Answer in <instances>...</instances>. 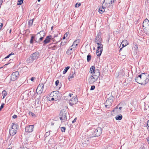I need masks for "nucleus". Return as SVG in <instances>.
<instances>
[{
  "label": "nucleus",
  "instance_id": "c756f323",
  "mask_svg": "<svg viewBox=\"0 0 149 149\" xmlns=\"http://www.w3.org/2000/svg\"><path fill=\"white\" fill-rule=\"evenodd\" d=\"M141 80V78L137 77L135 79V81L138 83L140 84L141 83H139V82H140Z\"/></svg>",
  "mask_w": 149,
  "mask_h": 149
},
{
  "label": "nucleus",
  "instance_id": "37998d69",
  "mask_svg": "<svg viewBox=\"0 0 149 149\" xmlns=\"http://www.w3.org/2000/svg\"><path fill=\"white\" fill-rule=\"evenodd\" d=\"M147 125L148 126L147 128L148 130H149V120L147 121Z\"/></svg>",
  "mask_w": 149,
  "mask_h": 149
},
{
  "label": "nucleus",
  "instance_id": "b1692460",
  "mask_svg": "<svg viewBox=\"0 0 149 149\" xmlns=\"http://www.w3.org/2000/svg\"><path fill=\"white\" fill-rule=\"evenodd\" d=\"M102 49H97L96 50V54L97 56H100L102 54Z\"/></svg>",
  "mask_w": 149,
  "mask_h": 149
},
{
  "label": "nucleus",
  "instance_id": "1a4fd4ad",
  "mask_svg": "<svg viewBox=\"0 0 149 149\" xmlns=\"http://www.w3.org/2000/svg\"><path fill=\"white\" fill-rule=\"evenodd\" d=\"M94 82L96 81L100 76V72L98 70H95L94 66Z\"/></svg>",
  "mask_w": 149,
  "mask_h": 149
},
{
  "label": "nucleus",
  "instance_id": "7c9ffc66",
  "mask_svg": "<svg viewBox=\"0 0 149 149\" xmlns=\"http://www.w3.org/2000/svg\"><path fill=\"white\" fill-rule=\"evenodd\" d=\"M33 19L29 20L28 22V24L29 26H32L33 22Z\"/></svg>",
  "mask_w": 149,
  "mask_h": 149
},
{
  "label": "nucleus",
  "instance_id": "9b49d317",
  "mask_svg": "<svg viewBox=\"0 0 149 149\" xmlns=\"http://www.w3.org/2000/svg\"><path fill=\"white\" fill-rule=\"evenodd\" d=\"M102 133V129L100 127H97L94 132V136H98Z\"/></svg>",
  "mask_w": 149,
  "mask_h": 149
},
{
  "label": "nucleus",
  "instance_id": "423d86ee",
  "mask_svg": "<svg viewBox=\"0 0 149 149\" xmlns=\"http://www.w3.org/2000/svg\"><path fill=\"white\" fill-rule=\"evenodd\" d=\"M116 0H104L103 2V6H106L107 8L109 7L112 6V4L114 3Z\"/></svg>",
  "mask_w": 149,
  "mask_h": 149
},
{
  "label": "nucleus",
  "instance_id": "4d7b16f0",
  "mask_svg": "<svg viewBox=\"0 0 149 149\" xmlns=\"http://www.w3.org/2000/svg\"><path fill=\"white\" fill-rule=\"evenodd\" d=\"M93 90V86H91V88L90 89V90Z\"/></svg>",
  "mask_w": 149,
  "mask_h": 149
},
{
  "label": "nucleus",
  "instance_id": "338daca9",
  "mask_svg": "<svg viewBox=\"0 0 149 149\" xmlns=\"http://www.w3.org/2000/svg\"><path fill=\"white\" fill-rule=\"evenodd\" d=\"M121 109H122V107H119V109H120V110H121Z\"/></svg>",
  "mask_w": 149,
  "mask_h": 149
},
{
  "label": "nucleus",
  "instance_id": "de8ad7c7",
  "mask_svg": "<svg viewBox=\"0 0 149 149\" xmlns=\"http://www.w3.org/2000/svg\"><path fill=\"white\" fill-rule=\"evenodd\" d=\"M59 83V81L58 80H57L55 82V84L56 86H57L58 84V83Z\"/></svg>",
  "mask_w": 149,
  "mask_h": 149
},
{
  "label": "nucleus",
  "instance_id": "bf43d9fd",
  "mask_svg": "<svg viewBox=\"0 0 149 149\" xmlns=\"http://www.w3.org/2000/svg\"><path fill=\"white\" fill-rule=\"evenodd\" d=\"M72 95H73V94L70 93L69 95V96H70V97H71Z\"/></svg>",
  "mask_w": 149,
  "mask_h": 149
},
{
  "label": "nucleus",
  "instance_id": "ddd939ff",
  "mask_svg": "<svg viewBox=\"0 0 149 149\" xmlns=\"http://www.w3.org/2000/svg\"><path fill=\"white\" fill-rule=\"evenodd\" d=\"M77 96H75L72 97L69 101V104L71 106L75 104L77 102Z\"/></svg>",
  "mask_w": 149,
  "mask_h": 149
},
{
  "label": "nucleus",
  "instance_id": "a18cd8bd",
  "mask_svg": "<svg viewBox=\"0 0 149 149\" xmlns=\"http://www.w3.org/2000/svg\"><path fill=\"white\" fill-rule=\"evenodd\" d=\"M4 104V103H2L0 108V111L1 110V109L3 107Z\"/></svg>",
  "mask_w": 149,
  "mask_h": 149
},
{
  "label": "nucleus",
  "instance_id": "0eeeda50",
  "mask_svg": "<svg viewBox=\"0 0 149 149\" xmlns=\"http://www.w3.org/2000/svg\"><path fill=\"white\" fill-rule=\"evenodd\" d=\"M16 141V139L15 137H11L10 138V137H8V139L7 140V142L8 146L13 145L15 142Z\"/></svg>",
  "mask_w": 149,
  "mask_h": 149
},
{
  "label": "nucleus",
  "instance_id": "8fccbe9b",
  "mask_svg": "<svg viewBox=\"0 0 149 149\" xmlns=\"http://www.w3.org/2000/svg\"><path fill=\"white\" fill-rule=\"evenodd\" d=\"M35 79H36V78L35 77H32L31 78V80L32 81H34V80Z\"/></svg>",
  "mask_w": 149,
  "mask_h": 149
},
{
  "label": "nucleus",
  "instance_id": "a211bd4d",
  "mask_svg": "<svg viewBox=\"0 0 149 149\" xmlns=\"http://www.w3.org/2000/svg\"><path fill=\"white\" fill-rule=\"evenodd\" d=\"M143 27L144 28L149 26V21L147 19H145L143 23Z\"/></svg>",
  "mask_w": 149,
  "mask_h": 149
},
{
  "label": "nucleus",
  "instance_id": "72a5a7b5",
  "mask_svg": "<svg viewBox=\"0 0 149 149\" xmlns=\"http://www.w3.org/2000/svg\"><path fill=\"white\" fill-rule=\"evenodd\" d=\"M35 39V36H32L31 37V38L30 41V43L31 44H32L33 42V41H34V39Z\"/></svg>",
  "mask_w": 149,
  "mask_h": 149
},
{
  "label": "nucleus",
  "instance_id": "774afa93",
  "mask_svg": "<svg viewBox=\"0 0 149 149\" xmlns=\"http://www.w3.org/2000/svg\"><path fill=\"white\" fill-rule=\"evenodd\" d=\"M34 114L33 113H32V115L33 116H34Z\"/></svg>",
  "mask_w": 149,
  "mask_h": 149
},
{
  "label": "nucleus",
  "instance_id": "c03bdc74",
  "mask_svg": "<svg viewBox=\"0 0 149 149\" xmlns=\"http://www.w3.org/2000/svg\"><path fill=\"white\" fill-rule=\"evenodd\" d=\"M52 122L51 123V125H53L55 123V122H56V120L55 121L54 120H52Z\"/></svg>",
  "mask_w": 149,
  "mask_h": 149
},
{
  "label": "nucleus",
  "instance_id": "412c9836",
  "mask_svg": "<svg viewBox=\"0 0 149 149\" xmlns=\"http://www.w3.org/2000/svg\"><path fill=\"white\" fill-rule=\"evenodd\" d=\"M143 30L146 34L149 36V26L143 28Z\"/></svg>",
  "mask_w": 149,
  "mask_h": 149
},
{
  "label": "nucleus",
  "instance_id": "bb28decb",
  "mask_svg": "<svg viewBox=\"0 0 149 149\" xmlns=\"http://www.w3.org/2000/svg\"><path fill=\"white\" fill-rule=\"evenodd\" d=\"M78 41V40H76L73 43V45L70 47L71 48H74V47H76V49L77 48V44L76 43L77 41Z\"/></svg>",
  "mask_w": 149,
  "mask_h": 149
},
{
  "label": "nucleus",
  "instance_id": "6e6d98bb",
  "mask_svg": "<svg viewBox=\"0 0 149 149\" xmlns=\"http://www.w3.org/2000/svg\"><path fill=\"white\" fill-rule=\"evenodd\" d=\"M136 46L134 47V48H135V49L137 50L138 49V47L136 46Z\"/></svg>",
  "mask_w": 149,
  "mask_h": 149
},
{
  "label": "nucleus",
  "instance_id": "13d9d810",
  "mask_svg": "<svg viewBox=\"0 0 149 149\" xmlns=\"http://www.w3.org/2000/svg\"><path fill=\"white\" fill-rule=\"evenodd\" d=\"M52 40L53 42H55V40L53 38V39H52V40Z\"/></svg>",
  "mask_w": 149,
  "mask_h": 149
},
{
  "label": "nucleus",
  "instance_id": "052dcab7",
  "mask_svg": "<svg viewBox=\"0 0 149 149\" xmlns=\"http://www.w3.org/2000/svg\"><path fill=\"white\" fill-rule=\"evenodd\" d=\"M147 140L148 143L149 144V138L147 139Z\"/></svg>",
  "mask_w": 149,
  "mask_h": 149
},
{
  "label": "nucleus",
  "instance_id": "864d4df0",
  "mask_svg": "<svg viewBox=\"0 0 149 149\" xmlns=\"http://www.w3.org/2000/svg\"><path fill=\"white\" fill-rule=\"evenodd\" d=\"M17 117V116L16 115H14L13 116V118H14V119L16 118Z\"/></svg>",
  "mask_w": 149,
  "mask_h": 149
},
{
  "label": "nucleus",
  "instance_id": "a878e982",
  "mask_svg": "<svg viewBox=\"0 0 149 149\" xmlns=\"http://www.w3.org/2000/svg\"><path fill=\"white\" fill-rule=\"evenodd\" d=\"M122 116L121 114H120L119 115L115 117V118L116 120H120L122 119Z\"/></svg>",
  "mask_w": 149,
  "mask_h": 149
},
{
  "label": "nucleus",
  "instance_id": "5701e85b",
  "mask_svg": "<svg viewBox=\"0 0 149 149\" xmlns=\"http://www.w3.org/2000/svg\"><path fill=\"white\" fill-rule=\"evenodd\" d=\"M88 143V140H86L84 142H83L81 145V146L82 147H86L87 146Z\"/></svg>",
  "mask_w": 149,
  "mask_h": 149
},
{
  "label": "nucleus",
  "instance_id": "e433bc0d",
  "mask_svg": "<svg viewBox=\"0 0 149 149\" xmlns=\"http://www.w3.org/2000/svg\"><path fill=\"white\" fill-rule=\"evenodd\" d=\"M24 0H19L18 1L17 4L18 5H21L23 2Z\"/></svg>",
  "mask_w": 149,
  "mask_h": 149
},
{
  "label": "nucleus",
  "instance_id": "c85d7f7f",
  "mask_svg": "<svg viewBox=\"0 0 149 149\" xmlns=\"http://www.w3.org/2000/svg\"><path fill=\"white\" fill-rule=\"evenodd\" d=\"M2 93L3 95V99H4L7 95V93L4 90L2 91Z\"/></svg>",
  "mask_w": 149,
  "mask_h": 149
},
{
  "label": "nucleus",
  "instance_id": "ea45409f",
  "mask_svg": "<svg viewBox=\"0 0 149 149\" xmlns=\"http://www.w3.org/2000/svg\"><path fill=\"white\" fill-rule=\"evenodd\" d=\"M147 74V73H141V74H140L139 75H138V77H139V78H141V77H142V75L143 74Z\"/></svg>",
  "mask_w": 149,
  "mask_h": 149
},
{
  "label": "nucleus",
  "instance_id": "f8f14e48",
  "mask_svg": "<svg viewBox=\"0 0 149 149\" xmlns=\"http://www.w3.org/2000/svg\"><path fill=\"white\" fill-rule=\"evenodd\" d=\"M53 39V37L52 36L50 35L47 36L43 42V45H45L51 42V40Z\"/></svg>",
  "mask_w": 149,
  "mask_h": 149
},
{
  "label": "nucleus",
  "instance_id": "603ef678",
  "mask_svg": "<svg viewBox=\"0 0 149 149\" xmlns=\"http://www.w3.org/2000/svg\"><path fill=\"white\" fill-rule=\"evenodd\" d=\"M77 120V118H75L72 121V123H74L76 121V120Z\"/></svg>",
  "mask_w": 149,
  "mask_h": 149
},
{
  "label": "nucleus",
  "instance_id": "2eb2a0df",
  "mask_svg": "<svg viewBox=\"0 0 149 149\" xmlns=\"http://www.w3.org/2000/svg\"><path fill=\"white\" fill-rule=\"evenodd\" d=\"M76 47H74V48H71L70 47L69 49H68L66 52V54L68 55H70L72 53H73V52L75 50Z\"/></svg>",
  "mask_w": 149,
  "mask_h": 149
},
{
  "label": "nucleus",
  "instance_id": "4be33fe9",
  "mask_svg": "<svg viewBox=\"0 0 149 149\" xmlns=\"http://www.w3.org/2000/svg\"><path fill=\"white\" fill-rule=\"evenodd\" d=\"M75 72L74 71H72L68 77V79L69 81H70L71 79L74 77L75 75Z\"/></svg>",
  "mask_w": 149,
  "mask_h": 149
},
{
  "label": "nucleus",
  "instance_id": "49530a36",
  "mask_svg": "<svg viewBox=\"0 0 149 149\" xmlns=\"http://www.w3.org/2000/svg\"><path fill=\"white\" fill-rule=\"evenodd\" d=\"M14 54L12 53L11 54H9L5 58H8L12 54Z\"/></svg>",
  "mask_w": 149,
  "mask_h": 149
},
{
  "label": "nucleus",
  "instance_id": "680f3d73",
  "mask_svg": "<svg viewBox=\"0 0 149 149\" xmlns=\"http://www.w3.org/2000/svg\"><path fill=\"white\" fill-rule=\"evenodd\" d=\"M126 45H124V44H122L123 47H125Z\"/></svg>",
  "mask_w": 149,
  "mask_h": 149
},
{
  "label": "nucleus",
  "instance_id": "4468645a",
  "mask_svg": "<svg viewBox=\"0 0 149 149\" xmlns=\"http://www.w3.org/2000/svg\"><path fill=\"white\" fill-rule=\"evenodd\" d=\"M34 128L33 125H30L26 127V131L28 132H31L33 131Z\"/></svg>",
  "mask_w": 149,
  "mask_h": 149
},
{
  "label": "nucleus",
  "instance_id": "a19ab883",
  "mask_svg": "<svg viewBox=\"0 0 149 149\" xmlns=\"http://www.w3.org/2000/svg\"><path fill=\"white\" fill-rule=\"evenodd\" d=\"M118 107L117 106H116V108L112 111V113L113 112H115L116 111H118Z\"/></svg>",
  "mask_w": 149,
  "mask_h": 149
},
{
  "label": "nucleus",
  "instance_id": "cd10ccee",
  "mask_svg": "<svg viewBox=\"0 0 149 149\" xmlns=\"http://www.w3.org/2000/svg\"><path fill=\"white\" fill-rule=\"evenodd\" d=\"M149 81V79L148 78H146V79H145L144 82L143 83H140V84L142 85H145L148 83Z\"/></svg>",
  "mask_w": 149,
  "mask_h": 149
},
{
  "label": "nucleus",
  "instance_id": "69168bd1",
  "mask_svg": "<svg viewBox=\"0 0 149 149\" xmlns=\"http://www.w3.org/2000/svg\"><path fill=\"white\" fill-rule=\"evenodd\" d=\"M66 38V37L65 36H64L63 38V39H65Z\"/></svg>",
  "mask_w": 149,
  "mask_h": 149
},
{
  "label": "nucleus",
  "instance_id": "c9c22d12",
  "mask_svg": "<svg viewBox=\"0 0 149 149\" xmlns=\"http://www.w3.org/2000/svg\"><path fill=\"white\" fill-rule=\"evenodd\" d=\"M91 55H88L87 56V61L88 62H89L91 60Z\"/></svg>",
  "mask_w": 149,
  "mask_h": 149
},
{
  "label": "nucleus",
  "instance_id": "4c0bfd02",
  "mask_svg": "<svg viewBox=\"0 0 149 149\" xmlns=\"http://www.w3.org/2000/svg\"><path fill=\"white\" fill-rule=\"evenodd\" d=\"M81 5V3H77L75 5V7L76 8L80 6Z\"/></svg>",
  "mask_w": 149,
  "mask_h": 149
},
{
  "label": "nucleus",
  "instance_id": "aec40b11",
  "mask_svg": "<svg viewBox=\"0 0 149 149\" xmlns=\"http://www.w3.org/2000/svg\"><path fill=\"white\" fill-rule=\"evenodd\" d=\"M107 7L106 6H103V5H102V6L100 7L99 8V12L101 14L103 13L105 11V8Z\"/></svg>",
  "mask_w": 149,
  "mask_h": 149
},
{
  "label": "nucleus",
  "instance_id": "f257e3e1",
  "mask_svg": "<svg viewBox=\"0 0 149 149\" xmlns=\"http://www.w3.org/2000/svg\"><path fill=\"white\" fill-rule=\"evenodd\" d=\"M59 92L58 91H55L52 92L48 100L49 101H56L61 98Z\"/></svg>",
  "mask_w": 149,
  "mask_h": 149
},
{
  "label": "nucleus",
  "instance_id": "6ab92c4d",
  "mask_svg": "<svg viewBox=\"0 0 149 149\" xmlns=\"http://www.w3.org/2000/svg\"><path fill=\"white\" fill-rule=\"evenodd\" d=\"M41 37H42L40 38L39 39H37V40L35 41L36 42H37L39 44H40V42L43 40L44 37L45 36V34H43L42 33H42H41Z\"/></svg>",
  "mask_w": 149,
  "mask_h": 149
},
{
  "label": "nucleus",
  "instance_id": "7ed1b4c3",
  "mask_svg": "<svg viewBox=\"0 0 149 149\" xmlns=\"http://www.w3.org/2000/svg\"><path fill=\"white\" fill-rule=\"evenodd\" d=\"M66 111L63 110L60 111L59 117L61 122H64L66 121L67 119Z\"/></svg>",
  "mask_w": 149,
  "mask_h": 149
},
{
  "label": "nucleus",
  "instance_id": "dca6fc26",
  "mask_svg": "<svg viewBox=\"0 0 149 149\" xmlns=\"http://www.w3.org/2000/svg\"><path fill=\"white\" fill-rule=\"evenodd\" d=\"M101 36L100 34V33H98L95 39V42L96 43L97 42H101Z\"/></svg>",
  "mask_w": 149,
  "mask_h": 149
},
{
  "label": "nucleus",
  "instance_id": "f704fd0d",
  "mask_svg": "<svg viewBox=\"0 0 149 149\" xmlns=\"http://www.w3.org/2000/svg\"><path fill=\"white\" fill-rule=\"evenodd\" d=\"M93 78H92L91 77L89 78L88 79V81H89V84H91L93 83Z\"/></svg>",
  "mask_w": 149,
  "mask_h": 149
},
{
  "label": "nucleus",
  "instance_id": "58836bf2",
  "mask_svg": "<svg viewBox=\"0 0 149 149\" xmlns=\"http://www.w3.org/2000/svg\"><path fill=\"white\" fill-rule=\"evenodd\" d=\"M61 131L63 132H65V127H62L61 128Z\"/></svg>",
  "mask_w": 149,
  "mask_h": 149
},
{
  "label": "nucleus",
  "instance_id": "39448f33",
  "mask_svg": "<svg viewBox=\"0 0 149 149\" xmlns=\"http://www.w3.org/2000/svg\"><path fill=\"white\" fill-rule=\"evenodd\" d=\"M39 56V53L38 52H36L33 54H32L31 55V60L30 59H27V61H28L29 63H31L33 61L37 59Z\"/></svg>",
  "mask_w": 149,
  "mask_h": 149
},
{
  "label": "nucleus",
  "instance_id": "5fc2aeb1",
  "mask_svg": "<svg viewBox=\"0 0 149 149\" xmlns=\"http://www.w3.org/2000/svg\"><path fill=\"white\" fill-rule=\"evenodd\" d=\"M3 24L1 23H0V29L1 28Z\"/></svg>",
  "mask_w": 149,
  "mask_h": 149
},
{
  "label": "nucleus",
  "instance_id": "393cba45",
  "mask_svg": "<svg viewBox=\"0 0 149 149\" xmlns=\"http://www.w3.org/2000/svg\"><path fill=\"white\" fill-rule=\"evenodd\" d=\"M100 42H97L96 43L97 45V49H102L103 50V45L100 43Z\"/></svg>",
  "mask_w": 149,
  "mask_h": 149
},
{
  "label": "nucleus",
  "instance_id": "20e7f679",
  "mask_svg": "<svg viewBox=\"0 0 149 149\" xmlns=\"http://www.w3.org/2000/svg\"><path fill=\"white\" fill-rule=\"evenodd\" d=\"M17 126L16 124H13L11 128L9 131V133L10 135L13 136L16 133L17 129Z\"/></svg>",
  "mask_w": 149,
  "mask_h": 149
},
{
  "label": "nucleus",
  "instance_id": "3c124183",
  "mask_svg": "<svg viewBox=\"0 0 149 149\" xmlns=\"http://www.w3.org/2000/svg\"><path fill=\"white\" fill-rule=\"evenodd\" d=\"M69 34V33L67 32L65 34L64 36H65L66 37H68Z\"/></svg>",
  "mask_w": 149,
  "mask_h": 149
},
{
  "label": "nucleus",
  "instance_id": "e2e57ef3",
  "mask_svg": "<svg viewBox=\"0 0 149 149\" xmlns=\"http://www.w3.org/2000/svg\"><path fill=\"white\" fill-rule=\"evenodd\" d=\"M78 40V41H77V42H76V43L77 44V43H79V40Z\"/></svg>",
  "mask_w": 149,
  "mask_h": 149
},
{
  "label": "nucleus",
  "instance_id": "09e8293b",
  "mask_svg": "<svg viewBox=\"0 0 149 149\" xmlns=\"http://www.w3.org/2000/svg\"><path fill=\"white\" fill-rule=\"evenodd\" d=\"M49 132H47L46 133H45V135L46 136H49Z\"/></svg>",
  "mask_w": 149,
  "mask_h": 149
},
{
  "label": "nucleus",
  "instance_id": "6e6552de",
  "mask_svg": "<svg viewBox=\"0 0 149 149\" xmlns=\"http://www.w3.org/2000/svg\"><path fill=\"white\" fill-rule=\"evenodd\" d=\"M19 76V72L17 71L14 72L12 74L10 77V79L12 81H15L17 79Z\"/></svg>",
  "mask_w": 149,
  "mask_h": 149
},
{
  "label": "nucleus",
  "instance_id": "2f4dec72",
  "mask_svg": "<svg viewBox=\"0 0 149 149\" xmlns=\"http://www.w3.org/2000/svg\"><path fill=\"white\" fill-rule=\"evenodd\" d=\"M57 47V46L55 45H54L53 46H51L49 47V49H52V50H55Z\"/></svg>",
  "mask_w": 149,
  "mask_h": 149
},
{
  "label": "nucleus",
  "instance_id": "0e129e2a",
  "mask_svg": "<svg viewBox=\"0 0 149 149\" xmlns=\"http://www.w3.org/2000/svg\"><path fill=\"white\" fill-rule=\"evenodd\" d=\"M6 149H12V148L10 147L9 148H7Z\"/></svg>",
  "mask_w": 149,
  "mask_h": 149
},
{
  "label": "nucleus",
  "instance_id": "79ce46f5",
  "mask_svg": "<svg viewBox=\"0 0 149 149\" xmlns=\"http://www.w3.org/2000/svg\"><path fill=\"white\" fill-rule=\"evenodd\" d=\"M93 70V66H92L90 68V71H89L91 73H92L93 72L92 70Z\"/></svg>",
  "mask_w": 149,
  "mask_h": 149
},
{
  "label": "nucleus",
  "instance_id": "f3484780",
  "mask_svg": "<svg viewBox=\"0 0 149 149\" xmlns=\"http://www.w3.org/2000/svg\"><path fill=\"white\" fill-rule=\"evenodd\" d=\"M42 33L43 34H45V32L43 31H41L39 33H38L36 35L35 37V39H34V41L37 40V39H38L40 38L41 37V33Z\"/></svg>",
  "mask_w": 149,
  "mask_h": 149
},
{
  "label": "nucleus",
  "instance_id": "473e14b6",
  "mask_svg": "<svg viewBox=\"0 0 149 149\" xmlns=\"http://www.w3.org/2000/svg\"><path fill=\"white\" fill-rule=\"evenodd\" d=\"M70 68V67L69 66H68L66 67L65 69L64 70V71H63V74H65L67 72V71Z\"/></svg>",
  "mask_w": 149,
  "mask_h": 149
},
{
  "label": "nucleus",
  "instance_id": "f03ea898",
  "mask_svg": "<svg viewBox=\"0 0 149 149\" xmlns=\"http://www.w3.org/2000/svg\"><path fill=\"white\" fill-rule=\"evenodd\" d=\"M114 99V97L112 95L108 98L104 103L105 107L106 108H109L112 105V104L113 102Z\"/></svg>",
  "mask_w": 149,
  "mask_h": 149
},
{
  "label": "nucleus",
  "instance_id": "9d476101",
  "mask_svg": "<svg viewBox=\"0 0 149 149\" xmlns=\"http://www.w3.org/2000/svg\"><path fill=\"white\" fill-rule=\"evenodd\" d=\"M44 84H40L38 86L36 91L38 94L41 93L43 91Z\"/></svg>",
  "mask_w": 149,
  "mask_h": 149
}]
</instances>
